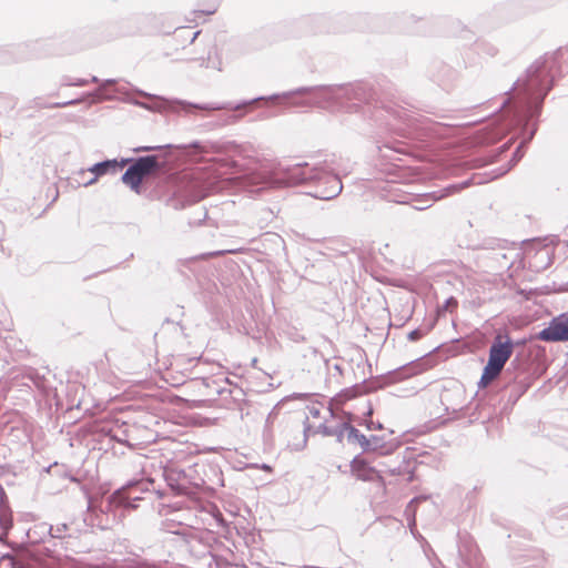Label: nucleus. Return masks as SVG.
Here are the masks:
<instances>
[{
  "label": "nucleus",
  "instance_id": "12",
  "mask_svg": "<svg viewBox=\"0 0 568 568\" xmlns=\"http://www.w3.org/2000/svg\"><path fill=\"white\" fill-rule=\"evenodd\" d=\"M361 438H362V439H361V444H362L363 446H367V445H368V440L366 439V437H365L364 435H362V436H361Z\"/></svg>",
  "mask_w": 568,
  "mask_h": 568
},
{
  "label": "nucleus",
  "instance_id": "9",
  "mask_svg": "<svg viewBox=\"0 0 568 568\" xmlns=\"http://www.w3.org/2000/svg\"><path fill=\"white\" fill-rule=\"evenodd\" d=\"M331 180L334 182L335 184V192L338 193L341 190H342V185H341V182L336 179V178H331Z\"/></svg>",
  "mask_w": 568,
  "mask_h": 568
},
{
  "label": "nucleus",
  "instance_id": "5",
  "mask_svg": "<svg viewBox=\"0 0 568 568\" xmlns=\"http://www.w3.org/2000/svg\"><path fill=\"white\" fill-rule=\"evenodd\" d=\"M126 160L119 163L116 160H109L101 163L94 164L90 171L95 174V176L88 182V184H92L97 181L98 176L104 175L109 171L115 172L119 169H122L126 164Z\"/></svg>",
  "mask_w": 568,
  "mask_h": 568
},
{
  "label": "nucleus",
  "instance_id": "10",
  "mask_svg": "<svg viewBox=\"0 0 568 568\" xmlns=\"http://www.w3.org/2000/svg\"><path fill=\"white\" fill-rule=\"evenodd\" d=\"M156 149H158L156 146H141V148H138L135 151L148 152V151H152V150H156Z\"/></svg>",
  "mask_w": 568,
  "mask_h": 568
},
{
  "label": "nucleus",
  "instance_id": "7",
  "mask_svg": "<svg viewBox=\"0 0 568 568\" xmlns=\"http://www.w3.org/2000/svg\"><path fill=\"white\" fill-rule=\"evenodd\" d=\"M216 10H217V4H213V6H211V8H210L209 10H206V11H200V12H201V13H204V14H206V16H211V14L215 13V12H216Z\"/></svg>",
  "mask_w": 568,
  "mask_h": 568
},
{
  "label": "nucleus",
  "instance_id": "8",
  "mask_svg": "<svg viewBox=\"0 0 568 568\" xmlns=\"http://www.w3.org/2000/svg\"><path fill=\"white\" fill-rule=\"evenodd\" d=\"M199 34H200V31H196V32H193L192 34H187L184 38L186 40H189L190 43H192L197 38Z\"/></svg>",
  "mask_w": 568,
  "mask_h": 568
},
{
  "label": "nucleus",
  "instance_id": "11",
  "mask_svg": "<svg viewBox=\"0 0 568 568\" xmlns=\"http://www.w3.org/2000/svg\"><path fill=\"white\" fill-rule=\"evenodd\" d=\"M183 33H189V30L186 28H181L178 30V37H183Z\"/></svg>",
  "mask_w": 568,
  "mask_h": 568
},
{
  "label": "nucleus",
  "instance_id": "4",
  "mask_svg": "<svg viewBox=\"0 0 568 568\" xmlns=\"http://www.w3.org/2000/svg\"><path fill=\"white\" fill-rule=\"evenodd\" d=\"M351 471L359 480L374 481L382 479L379 471L375 469L366 459L363 457H355L351 463Z\"/></svg>",
  "mask_w": 568,
  "mask_h": 568
},
{
  "label": "nucleus",
  "instance_id": "3",
  "mask_svg": "<svg viewBox=\"0 0 568 568\" xmlns=\"http://www.w3.org/2000/svg\"><path fill=\"white\" fill-rule=\"evenodd\" d=\"M537 338L544 342L568 341V314L564 313L554 317L548 327L538 333Z\"/></svg>",
  "mask_w": 568,
  "mask_h": 568
},
{
  "label": "nucleus",
  "instance_id": "6",
  "mask_svg": "<svg viewBox=\"0 0 568 568\" xmlns=\"http://www.w3.org/2000/svg\"><path fill=\"white\" fill-rule=\"evenodd\" d=\"M425 334L420 329H414L408 334V339L412 342H416L420 339Z\"/></svg>",
  "mask_w": 568,
  "mask_h": 568
},
{
  "label": "nucleus",
  "instance_id": "2",
  "mask_svg": "<svg viewBox=\"0 0 568 568\" xmlns=\"http://www.w3.org/2000/svg\"><path fill=\"white\" fill-rule=\"evenodd\" d=\"M159 169L158 158L149 155L138 159L123 174L122 181L134 192H141V183Z\"/></svg>",
  "mask_w": 568,
  "mask_h": 568
},
{
  "label": "nucleus",
  "instance_id": "1",
  "mask_svg": "<svg viewBox=\"0 0 568 568\" xmlns=\"http://www.w3.org/2000/svg\"><path fill=\"white\" fill-rule=\"evenodd\" d=\"M513 351L514 346L509 338L506 342H501L500 336L496 338L489 349L488 363L484 367L480 377V385L483 387L488 386L499 376Z\"/></svg>",
  "mask_w": 568,
  "mask_h": 568
},
{
  "label": "nucleus",
  "instance_id": "13",
  "mask_svg": "<svg viewBox=\"0 0 568 568\" xmlns=\"http://www.w3.org/2000/svg\"><path fill=\"white\" fill-rule=\"evenodd\" d=\"M205 110H221L223 106H205Z\"/></svg>",
  "mask_w": 568,
  "mask_h": 568
}]
</instances>
